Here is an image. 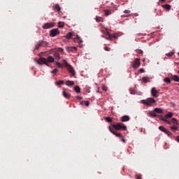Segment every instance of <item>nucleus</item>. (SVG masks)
<instances>
[{
    "mask_svg": "<svg viewBox=\"0 0 179 179\" xmlns=\"http://www.w3.org/2000/svg\"><path fill=\"white\" fill-rule=\"evenodd\" d=\"M166 122L168 124H170V125H172L171 127V131H172V132H176L178 130V127H177L178 125V122L176 118H172L170 120H166Z\"/></svg>",
    "mask_w": 179,
    "mask_h": 179,
    "instance_id": "nucleus-1",
    "label": "nucleus"
},
{
    "mask_svg": "<svg viewBox=\"0 0 179 179\" xmlns=\"http://www.w3.org/2000/svg\"><path fill=\"white\" fill-rule=\"evenodd\" d=\"M110 127L113 129H115L116 131H127V126H125L122 122L112 124Z\"/></svg>",
    "mask_w": 179,
    "mask_h": 179,
    "instance_id": "nucleus-2",
    "label": "nucleus"
},
{
    "mask_svg": "<svg viewBox=\"0 0 179 179\" xmlns=\"http://www.w3.org/2000/svg\"><path fill=\"white\" fill-rule=\"evenodd\" d=\"M37 62L39 65H41V62L42 64H45V65H48V62H54V57L52 56H48V59L40 57Z\"/></svg>",
    "mask_w": 179,
    "mask_h": 179,
    "instance_id": "nucleus-3",
    "label": "nucleus"
},
{
    "mask_svg": "<svg viewBox=\"0 0 179 179\" xmlns=\"http://www.w3.org/2000/svg\"><path fill=\"white\" fill-rule=\"evenodd\" d=\"M142 104L144 106H148L149 107L153 106V104H156V100L153 98H148L145 100H141Z\"/></svg>",
    "mask_w": 179,
    "mask_h": 179,
    "instance_id": "nucleus-4",
    "label": "nucleus"
},
{
    "mask_svg": "<svg viewBox=\"0 0 179 179\" xmlns=\"http://www.w3.org/2000/svg\"><path fill=\"white\" fill-rule=\"evenodd\" d=\"M63 62L66 68H67L69 72L71 74V76H75V69H73V67L71 66L69 64H68L66 60H63Z\"/></svg>",
    "mask_w": 179,
    "mask_h": 179,
    "instance_id": "nucleus-5",
    "label": "nucleus"
},
{
    "mask_svg": "<svg viewBox=\"0 0 179 179\" xmlns=\"http://www.w3.org/2000/svg\"><path fill=\"white\" fill-rule=\"evenodd\" d=\"M132 66L134 69H138L141 66V62L139 59H134L133 62Z\"/></svg>",
    "mask_w": 179,
    "mask_h": 179,
    "instance_id": "nucleus-6",
    "label": "nucleus"
},
{
    "mask_svg": "<svg viewBox=\"0 0 179 179\" xmlns=\"http://www.w3.org/2000/svg\"><path fill=\"white\" fill-rule=\"evenodd\" d=\"M109 131L111 132L113 135H115L117 138H122V134L120 133L117 132L113 127H109Z\"/></svg>",
    "mask_w": 179,
    "mask_h": 179,
    "instance_id": "nucleus-7",
    "label": "nucleus"
},
{
    "mask_svg": "<svg viewBox=\"0 0 179 179\" xmlns=\"http://www.w3.org/2000/svg\"><path fill=\"white\" fill-rule=\"evenodd\" d=\"M74 43H78L80 48H82V43H83V41L82 40V38L80 36L76 35V38H73Z\"/></svg>",
    "mask_w": 179,
    "mask_h": 179,
    "instance_id": "nucleus-8",
    "label": "nucleus"
},
{
    "mask_svg": "<svg viewBox=\"0 0 179 179\" xmlns=\"http://www.w3.org/2000/svg\"><path fill=\"white\" fill-rule=\"evenodd\" d=\"M58 34H59V31L58 29H53L50 31V37H55V36H58Z\"/></svg>",
    "mask_w": 179,
    "mask_h": 179,
    "instance_id": "nucleus-9",
    "label": "nucleus"
},
{
    "mask_svg": "<svg viewBox=\"0 0 179 179\" xmlns=\"http://www.w3.org/2000/svg\"><path fill=\"white\" fill-rule=\"evenodd\" d=\"M54 26H55V25L54 24L53 22H48V23H45L42 27L44 29H52V27H54Z\"/></svg>",
    "mask_w": 179,
    "mask_h": 179,
    "instance_id": "nucleus-10",
    "label": "nucleus"
},
{
    "mask_svg": "<svg viewBox=\"0 0 179 179\" xmlns=\"http://www.w3.org/2000/svg\"><path fill=\"white\" fill-rule=\"evenodd\" d=\"M159 131H162V132H164V134H166V135H168V136H170V135H171V132L167 129H166V128H164V127L163 126H160L159 127Z\"/></svg>",
    "mask_w": 179,
    "mask_h": 179,
    "instance_id": "nucleus-11",
    "label": "nucleus"
},
{
    "mask_svg": "<svg viewBox=\"0 0 179 179\" xmlns=\"http://www.w3.org/2000/svg\"><path fill=\"white\" fill-rule=\"evenodd\" d=\"M173 117V113H169L168 114H166L164 117H162V121H166V122H167V121H170V120H169V118H171Z\"/></svg>",
    "mask_w": 179,
    "mask_h": 179,
    "instance_id": "nucleus-12",
    "label": "nucleus"
},
{
    "mask_svg": "<svg viewBox=\"0 0 179 179\" xmlns=\"http://www.w3.org/2000/svg\"><path fill=\"white\" fill-rule=\"evenodd\" d=\"M159 93L157 92V90H156L155 87L152 88L151 90V94L153 97H159V95L157 94Z\"/></svg>",
    "mask_w": 179,
    "mask_h": 179,
    "instance_id": "nucleus-13",
    "label": "nucleus"
},
{
    "mask_svg": "<svg viewBox=\"0 0 179 179\" xmlns=\"http://www.w3.org/2000/svg\"><path fill=\"white\" fill-rule=\"evenodd\" d=\"M130 120L131 118L128 115H124L120 117V121H122V122H127V121H129Z\"/></svg>",
    "mask_w": 179,
    "mask_h": 179,
    "instance_id": "nucleus-14",
    "label": "nucleus"
},
{
    "mask_svg": "<svg viewBox=\"0 0 179 179\" xmlns=\"http://www.w3.org/2000/svg\"><path fill=\"white\" fill-rule=\"evenodd\" d=\"M141 80L144 83H148V82H150V78L148 76H145L142 78Z\"/></svg>",
    "mask_w": 179,
    "mask_h": 179,
    "instance_id": "nucleus-15",
    "label": "nucleus"
},
{
    "mask_svg": "<svg viewBox=\"0 0 179 179\" xmlns=\"http://www.w3.org/2000/svg\"><path fill=\"white\" fill-rule=\"evenodd\" d=\"M75 36V33L73 32H69L67 34V35L66 36V38L68 40L72 38V37H73Z\"/></svg>",
    "mask_w": 179,
    "mask_h": 179,
    "instance_id": "nucleus-16",
    "label": "nucleus"
},
{
    "mask_svg": "<svg viewBox=\"0 0 179 179\" xmlns=\"http://www.w3.org/2000/svg\"><path fill=\"white\" fill-rule=\"evenodd\" d=\"M106 40H109L111 41L113 39V35L110 34V33L107 32L106 36H105Z\"/></svg>",
    "mask_w": 179,
    "mask_h": 179,
    "instance_id": "nucleus-17",
    "label": "nucleus"
},
{
    "mask_svg": "<svg viewBox=\"0 0 179 179\" xmlns=\"http://www.w3.org/2000/svg\"><path fill=\"white\" fill-rule=\"evenodd\" d=\"M62 94H63L64 97H65V99H70L71 98V94H69V93H68L65 91H63Z\"/></svg>",
    "mask_w": 179,
    "mask_h": 179,
    "instance_id": "nucleus-18",
    "label": "nucleus"
},
{
    "mask_svg": "<svg viewBox=\"0 0 179 179\" xmlns=\"http://www.w3.org/2000/svg\"><path fill=\"white\" fill-rule=\"evenodd\" d=\"M155 114H162L163 113V110L162 108H156L154 109Z\"/></svg>",
    "mask_w": 179,
    "mask_h": 179,
    "instance_id": "nucleus-19",
    "label": "nucleus"
},
{
    "mask_svg": "<svg viewBox=\"0 0 179 179\" xmlns=\"http://www.w3.org/2000/svg\"><path fill=\"white\" fill-rule=\"evenodd\" d=\"M162 8H164V9H166V10H170L171 9V6L169 4H164L162 5Z\"/></svg>",
    "mask_w": 179,
    "mask_h": 179,
    "instance_id": "nucleus-20",
    "label": "nucleus"
},
{
    "mask_svg": "<svg viewBox=\"0 0 179 179\" xmlns=\"http://www.w3.org/2000/svg\"><path fill=\"white\" fill-rule=\"evenodd\" d=\"M172 80H174V82H179V77L177 75H173L171 76Z\"/></svg>",
    "mask_w": 179,
    "mask_h": 179,
    "instance_id": "nucleus-21",
    "label": "nucleus"
},
{
    "mask_svg": "<svg viewBox=\"0 0 179 179\" xmlns=\"http://www.w3.org/2000/svg\"><path fill=\"white\" fill-rule=\"evenodd\" d=\"M148 115H149V117H157V115H156V112H155V110L154 111H150L148 113Z\"/></svg>",
    "mask_w": 179,
    "mask_h": 179,
    "instance_id": "nucleus-22",
    "label": "nucleus"
},
{
    "mask_svg": "<svg viewBox=\"0 0 179 179\" xmlns=\"http://www.w3.org/2000/svg\"><path fill=\"white\" fill-rule=\"evenodd\" d=\"M66 86H73L75 85V82L71 81V80H67L66 82Z\"/></svg>",
    "mask_w": 179,
    "mask_h": 179,
    "instance_id": "nucleus-23",
    "label": "nucleus"
},
{
    "mask_svg": "<svg viewBox=\"0 0 179 179\" xmlns=\"http://www.w3.org/2000/svg\"><path fill=\"white\" fill-rule=\"evenodd\" d=\"M53 9L57 10V12H59V10H61V7H59V5L56 4L55 6H53Z\"/></svg>",
    "mask_w": 179,
    "mask_h": 179,
    "instance_id": "nucleus-24",
    "label": "nucleus"
},
{
    "mask_svg": "<svg viewBox=\"0 0 179 179\" xmlns=\"http://www.w3.org/2000/svg\"><path fill=\"white\" fill-rule=\"evenodd\" d=\"M104 13H105L106 16H108L109 15H111V13H113V10H104Z\"/></svg>",
    "mask_w": 179,
    "mask_h": 179,
    "instance_id": "nucleus-25",
    "label": "nucleus"
},
{
    "mask_svg": "<svg viewBox=\"0 0 179 179\" xmlns=\"http://www.w3.org/2000/svg\"><path fill=\"white\" fill-rule=\"evenodd\" d=\"M95 20H96V22H103V17L96 16Z\"/></svg>",
    "mask_w": 179,
    "mask_h": 179,
    "instance_id": "nucleus-26",
    "label": "nucleus"
},
{
    "mask_svg": "<svg viewBox=\"0 0 179 179\" xmlns=\"http://www.w3.org/2000/svg\"><path fill=\"white\" fill-rule=\"evenodd\" d=\"M41 45L42 47H47V45H48V43L47 41H41Z\"/></svg>",
    "mask_w": 179,
    "mask_h": 179,
    "instance_id": "nucleus-27",
    "label": "nucleus"
},
{
    "mask_svg": "<svg viewBox=\"0 0 179 179\" xmlns=\"http://www.w3.org/2000/svg\"><path fill=\"white\" fill-rule=\"evenodd\" d=\"M101 31L102 33H104L105 34H107V33H108V31H107V28H106V27H101Z\"/></svg>",
    "mask_w": 179,
    "mask_h": 179,
    "instance_id": "nucleus-28",
    "label": "nucleus"
},
{
    "mask_svg": "<svg viewBox=\"0 0 179 179\" xmlns=\"http://www.w3.org/2000/svg\"><path fill=\"white\" fill-rule=\"evenodd\" d=\"M41 46V41L35 45V50H38Z\"/></svg>",
    "mask_w": 179,
    "mask_h": 179,
    "instance_id": "nucleus-29",
    "label": "nucleus"
},
{
    "mask_svg": "<svg viewBox=\"0 0 179 179\" xmlns=\"http://www.w3.org/2000/svg\"><path fill=\"white\" fill-rule=\"evenodd\" d=\"M74 90L76 92V93H79L80 92V87L79 86H76L74 87Z\"/></svg>",
    "mask_w": 179,
    "mask_h": 179,
    "instance_id": "nucleus-30",
    "label": "nucleus"
},
{
    "mask_svg": "<svg viewBox=\"0 0 179 179\" xmlns=\"http://www.w3.org/2000/svg\"><path fill=\"white\" fill-rule=\"evenodd\" d=\"M164 81L166 82V83H171V80L169 78H165Z\"/></svg>",
    "mask_w": 179,
    "mask_h": 179,
    "instance_id": "nucleus-31",
    "label": "nucleus"
},
{
    "mask_svg": "<svg viewBox=\"0 0 179 179\" xmlns=\"http://www.w3.org/2000/svg\"><path fill=\"white\" fill-rule=\"evenodd\" d=\"M80 104H85V106H87V107H89V106H90V103H89V101H81V103H80Z\"/></svg>",
    "mask_w": 179,
    "mask_h": 179,
    "instance_id": "nucleus-32",
    "label": "nucleus"
},
{
    "mask_svg": "<svg viewBox=\"0 0 179 179\" xmlns=\"http://www.w3.org/2000/svg\"><path fill=\"white\" fill-rule=\"evenodd\" d=\"M55 59H59L61 57H59V53H55L54 55Z\"/></svg>",
    "mask_w": 179,
    "mask_h": 179,
    "instance_id": "nucleus-33",
    "label": "nucleus"
},
{
    "mask_svg": "<svg viewBox=\"0 0 179 179\" xmlns=\"http://www.w3.org/2000/svg\"><path fill=\"white\" fill-rule=\"evenodd\" d=\"M111 35H112V38H118V34L115 33V34H111Z\"/></svg>",
    "mask_w": 179,
    "mask_h": 179,
    "instance_id": "nucleus-34",
    "label": "nucleus"
},
{
    "mask_svg": "<svg viewBox=\"0 0 179 179\" xmlns=\"http://www.w3.org/2000/svg\"><path fill=\"white\" fill-rule=\"evenodd\" d=\"M105 120H106L107 122H113V119H111L110 117H106V118H105Z\"/></svg>",
    "mask_w": 179,
    "mask_h": 179,
    "instance_id": "nucleus-35",
    "label": "nucleus"
},
{
    "mask_svg": "<svg viewBox=\"0 0 179 179\" xmlns=\"http://www.w3.org/2000/svg\"><path fill=\"white\" fill-rule=\"evenodd\" d=\"M66 50L69 51V52H71L73 51V48H72V47H68V48H66Z\"/></svg>",
    "mask_w": 179,
    "mask_h": 179,
    "instance_id": "nucleus-36",
    "label": "nucleus"
},
{
    "mask_svg": "<svg viewBox=\"0 0 179 179\" xmlns=\"http://www.w3.org/2000/svg\"><path fill=\"white\" fill-rule=\"evenodd\" d=\"M136 52H137V54H143V51L142 50H139V49H137L136 50Z\"/></svg>",
    "mask_w": 179,
    "mask_h": 179,
    "instance_id": "nucleus-37",
    "label": "nucleus"
},
{
    "mask_svg": "<svg viewBox=\"0 0 179 179\" xmlns=\"http://www.w3.org/2000/svg\"><path fill=\"white\" fill-rule=\"evenodd\" d=\"M64 27V23L61 22H58V27Z\"/></svg>",
    "mask_w": 179,
    "mask_h": 179,
    "instance_id": "nucleus-38",
    "label": "nucleus"
},
{
    "mask_svg": "<svg viewBox=\"0 0 179 179\" xmlns=\"http://www.w3.org/2000/svg\"><path fill=\"white\" fill-rule=\"evenodd\" d=\"M173 55H174V53L173 52H171L166 54V56L167 57H173Z\"/></svg>",
    "mask_w": 179,
    "mask_h": 179,
    "instance_id": "nucleus-39",
    "label": "nucleus"
},
{
    "mask_svg": "<svg viewBox=\"0 0 179 179\" xmlns=\"http://www.w3.org/2000/svg\"><path fill=\"white\" fill-rule=\"evenodd\" d=\"M56 65H57V66H58V68H62V64H61V63H59L58 62L56 63Z\"/></svg>",
    "mask_w": 179,
    "mask_h": 179,
    "instance_id": "nucleus-40",
    "label": "nucleus"
},
{
    "mask_svg": "<svg viewBox=\"0 0 179 179\" xmlns=\"http://www.w3.org/2000/svg\"><path fill=\"white\" fill-rule=\"evenodd\" d=\"M104 50H105V51H111V48H110L109 47H107V46H106L104 48Z\"/></svg>",
    "mask_w": 179,
    "mask_h": 179,
    "instance_id": "nucleus-41",
    "label": "nucleus"
},
{
    "mask_svg": "<svg viewBox=\"0 0 179 179\" xmlns=\"http://www.w3.org/2000/svg\"><path fill=\"white\" fill-rule=\"evenodd\" d=\"M136 179H142V175L141 174L136 175Z\"/></svg>",
    "mask_w": 179,
    "mask_h": 179,
    "instance_id": "nucleus-42",
    "label": "nucleus"
},
{
    "mask_svg": "<svg viewBox=\"0 0 179 179\" xmlns=\"http://www.w3.org/2000/svg\"><path fill=\"white\" fill-rule=\"evenodd\" d=\"M138 71L140 72V73H144L145 70L143 69H140Z\"/></svg>",
    "mask_w": 179,
    "mask_h": 179,
    "instance_id": "nucleus-43",
    "label": "nucleus"
},
{
    "mask_svg": "<svg viewBox=\"0 0 179 179\" xmlns=\"http://www.w3.org/2000/svg\"><path fill=\"white\" fill-rule=\"evenodd\" d=\"M57 72H58V69H55L52 71V73L55 74V73H57Z\"/></svg>",
    "mask_w": 179,
    "mask_h": 179,
    "instance_id": "nucleus-44",
    "label": "nucleus"
},
{
    "mask_svg": "<svg viewBox=\"0 0 179 179\" xmlns=\"http://www.w3.org/2000/svg\"><path fill=\"white\" fill-rule=\"evenodd\" d=\"M57 85H64V81L63 80H59L57 82Z\"/></svg>",
    "mask_w": 179,
    "mask_h": 179,
    "instance_id": "nucleus-45",
    "label": "nucleus"
},
{
    "mask_svg": "<svg viewBox=\"0 0 179 179\" xmlns=\"http://www.w3.org/2000/svg\"><path fill=\"white\" fill-rule=\"evenodd\" d=\"M102 90H103V92H107V87H106V85H103V87H102Z\"/></svg>",
    "mask_w": 179,
    "mask_h": 179,
    "instance_id": "nucleus-46",
    "label": "nucleus"
},
{
    "mask_svg": "<svg viewBox=\"0 0 179 179\" xmlns=\"http://www.w3.org/2000/svg\"><path fill=\"white\" fill-rule=\"evenodd\" d=\"M76 99H77V100H83V98L82 96H76Z\"/></svg>",
    "mask_w": 179,
    "mask_h": 179,
    "instance_id": "nucleus-47",
    "label": "nucleus"
},
{
    "mask_svg": "<svg viewBox=\"0 0 179 179\" xmlns=\"http://www.w3.org/2000/svg\"><path fill=\"white\" fill-rule=\"evenodd\" d=\"M124 13H131V11L129 10H125Z\"/></svg>",
    "mask_w": 179,
    "mask_h": 179,
    "instance_id": "nucleus-48",
    "label": "nucleus"
},
{
    "mask_svg": "<svg viewBox=\"0 0 179 179\" xmlns=\"http://www.w3.org/2000/svg\"><path fill=\"white\" fill-rule=\"evenodd\" d=\"M130 93H131V94H135V90H131Z\"/></svg>",
    "mask_w": 179,
    "mask_h": 179,
    "instance_id": "nucleus-49",
    "label": "nucleus"
},
{
    "mask_svg": "<svg viewBox=\"0 0 179 179\" xmlns=\"http://www.w3.org/2000/svg\"><path fill=\"white\" fill-rule=\"evenodd\" d=\"M73 51H76V50H78V48L73 46Z\"/></svg>",
    "mask_w": 179,
    "mask_h": 179,
    "instance_id": "nucleus-50",
    "label": "nucleus"
},
{
    "mask_svg": "<svg viewBox=\"0 0 179 179\" xmlns=\"http://www.w3.org/2000/svg\"><path fill=\"white\" fill-rule=\"evenodd\" d=\"M121 141L123 142L124 143H125V139H124L123 137L120 138Z\"/></svg>",
    "mask_w": 179,
    "mask_h": 179,
    "instance_id": "nucleus-51",
    "label": "nucleus"
},
{
    "mask_svg": "<svg viewBox=\"0 0 179 179\" xmlns=\"http://www.w3.org/2000/svg\"><path fill=\"white\" fill-rule=\"evenodd\" d=\"M129 15H122V17H128Z\"/></svg>",
    "mask_w": 179,
    "mask_h": 179,
    "instance_id": "nucleus-52",
    "label": "nucleus"
},
{
    "mask_svg": "<svg viewBox=\"0 0 179 179\" xmlns=\"http://www.w3.org/2000/svg\"><path fill=\"white\" fill-rule=\"evenodd\" d=\"M166 0H159V2H164Z\"/></svg>",
    "mask_w": 179,
    "mask_h": 179,
    "instance_id": "nucleus-53",
    "label": "nucleus"
},
{
    "mask_svg": "<svg viewBox=\"0 0 179 179\" xmlns=\"http://www.w3.org/2000/svg\"><path fill=\"white\" fill-rule=\"evenodd\" d=\"M101 37H103V38H106V36L104 35H101Z\"/></svg>",
    "mask_w": 179,
    "mask_h": 179,
    "instance_id": "nucleus-54",
    "label": "nucleus"
},
{
    "mask_svg": "<svg viewBox=\"0 0 179 179\" xmlns=\"http://www.w3.org/2000/svg\"><path fill=\"white\" fill-rule=\"evenodd\" d=\"M59 51H62V52L64 51V49H62V48H59Z\"/></svg>",
    "mask_w": 179,
    "mask_h": 179,
    "instance_id": "nucleus-55",
    "label": "nucleus"
},
{
    "mask_svg": "<svg viewBox=\"0 0 179 179\" xmlns=\"http://www.w3.org/2000/svg\"><path fill=\"white\" fill-rule=\"evenodd\" d=\"M162 15H163V13H160L159 16H162Z\"/></svg>",
    "mask_w": 179,
    "mask_h": 179,
    "instance_id": "nucleus-56",
    "label": "nucleus"
},
{
    "mask_svg": "<svg viewBox=\"0 0 179 179\" xmlns=\"http://www.w3.org/2000/svg\"><path fill=\"white\" fill-rule=\"evenodd\" d=\"M178 55H179V52H178Z\"/></svg>",
    "mask_w": 179,
    "mask_h": 179,
    "instance_id": "nucleus-57",
    "label": "nucleus"
}]
</instances>
